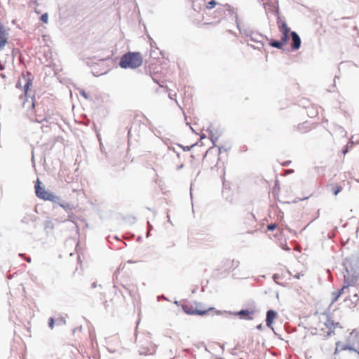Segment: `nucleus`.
<instances>
[{
  "label": "nucleus",
  "instance_id": "obj_1",
  "mask_svg": "<svg viewBox=\"0 0 359 359\" xmlns=\"http://www.w3.org/2000/svg\"><path fill=\"white\" fill-rule=\"evenodd\" d=\"M142 64V57L139 52L125 53L119 61V66L123 69H136Z\"/></svg>",
  "mask_w": 359,
  "mask_h": 359
},
{
  "label": "nucleus",
  "instance_id": "obj_2",
  "mask_svg": "<svg viewBox=\"0 0 359 359\" xmlns=\"http://www.w3.org/2000/svg\"><path fill=\"white\" fill-rule=\"evenodd\" d=\"M215 13L217 15V16H215V18H219L217 22H219L220 19H222L224 15H229L231 20L236 22V27L239 30L240 33H242L241 26L238 21V16L236 9L231 7L229 4H226L225 5H222L217 7V8L215 11Z\"/></svg>",
  "mask_w": 359,
  "mask_h": 359
},
{
  "label": "nucleus",
  "instance_id": "obj_3",
  "mask_svg": "<svg viewBox=\"0 0 359 359\" xmlns=\"http://www.w3.org/2000/svg\"><path fill=\"white\" fill-rule=\"evenodd\" d=\"M36 196L41 199L52 202L53 204L60 201V197L55 195L53 192L46 190L43 187L40 185L39 179L36 180L35 184Z\"/></svg>",
  "mask_w": 359,
  "mask_h": 359
},
{
  "label": "nucleus",
  "instance_id": "obj_4",
  "mask_svg": "<svg viewBox=\"0 0 359 359\" xmlns=\"http://www.w3.org/2000/svg\"><path fill=\"white\" fill-rule=\"evenodd\" d=\"M33 77L29 72L22 73L15 84L17 88H23L25 96L27 95L29 87L32 85Z\"/></svg>",
  "mask_w": 359,
  "mask_h": 359
},
{
  "label": "nucleus",
  "instance_id": "obj_5",
  "mask_svg": "<svg viewBox=\"0 0 359 359\" xmlns=\"http://www.w3.org/2000/svg\"><path fill=\"white\" fill-rule=\"evenodd\" d=\"M183 311L189 315H199V316H203L206 314L209 310L213 309V308H210L209 309H198L196 308L194 305L190 304H186L182 306Z\"/></svg>",
  "mask_w": 359,
  "mask_h": 359
},
{
  "label": "nucleus",
  "instance_id": "obj_6",
  "mask_svg": "<svg viewBox=\"0 0 359 359\" xmlns=\"http://www.w3.org/2000/svg\"><path fill=\"white\" fill-rule=\"evenodd\" d=\"M250 39L251 41L257 43L261 46L260 47L251 46L254 49L258 50H260V48L264 46V41L269 40L268 37H266V36H264L262 34L254 31L252 32L250 37Z\"/></svg>",
  "mask_w": 359,
  "mask_h": 359
},
{
  "label": "nucleus",
  "instance_id": "obj_7",
  "mask_svg": "<svg viewBox=\"0 0 359 359\" xmlns=\"http://www.w3.org/2000/svg\"><path fill=\"white\" fill-rule=\"evenodd\" d=\"M273 12H274L275 15L277 17V24H278V27L280 32L281 33L282 32H291L292 31H290V29L287 27L286 22L280 20L279 9H278V6L273 5Z\"/></svg>",
  "mask_w": 359,
  "mask_h": 359
},
{
  "label": "nucleus",
  "instance_id": "obj_8",
  "mask_svg": "<svg viewBox=\"0 0 359 359\" xmlns=\"http://www.w3.org/2000/svg\"><path fill=\"white\" fill-rule=\"evenodd\" d=\"M290 36H291V40H292L291 49L292 50H299L301 47V43H302V41H301V39H300L299 34L296 32L292 31L290 32Z\"/></svg>",
  "mask_w": 359,
  "mask_h": 359
},
{
  "label": "nucleus",
  "instance_id": "obj_9",
  "mask_svg": "<svg viewBox=\"0 0 359 359\" xmlns=\"http://www.w3.org/2000/svg\"><path fill=\"white\" fill-rule=\"evenodd\" d=\"M277 312L275 310L269 309L267 311L266 314V325L268 327L273 330V323L274 320L277 317Z\"/></svg>",
  "mask_w": 359,
  "mask_h": 359
},
{
  "label": "nucleus",
  "instance_id": "obj_10",
  "mask_svg": "<svg viewBox=\"0 0 359 359\" xmlns=\"http://www.w3.org/2000/svg\"><path fill=\"white\" fill-rule=\"evenodd\" d=\"M255 311L253 310L242 309L234 314L239 316L241 319L251 320L253 319L252 315Z\"/></svg>",
  "mask_w": 359,
  "mask_h": 359
},
{
  "label": "nucleus",
  "instance_id": "obj_11",
  "mask_svg": "<svg viewBox=\"0 0 359 359\" xmlns=\"http://www.w3.org/2000/svg\"><path fill=\"white\" fill-rule=\"evenodd\" d=\"M323 314L325 315L326 317H327L326 321L324 323V325H325V326L326 327H327V325L328 324H332V326H330V327H331V330H332V331H334V329L336 327H341L339 323H338V322L335 323L332 320L331 314L330 313V312H325Z\"/></svg>",
  "mask_w": 359,
  "mask_h": 359
},
{
  "label": "nucleus",
  "instance_id": "obj_12",
  "mask_svg": "<svg viewBox=\"0 0 359 359\" xmlns=\"http://www.w3.org/2000/svg\"><path fill=\"white\" fill-rule=\"evenodd\" d=\"M7 34L3 25L0 22V49L5 46L7 43V38L6 37Z\"/></svg>",
  "mask_w": 359,
  "mask_h": 359
},
{
  "label": "nucleus",
  "instance_id": "obj_13",
  "mask_svg": "<svg viewBox=\"0 0 359 359\" xmlns=\"http://www.w3.org/2000/svg\"><path fill=\"white\" fill-rule=\"evenodd\" d=\"M55 204L58 205L61 208H62L65 211L72 210L74 208V205L68 202L60 201L59 203H55Z\"/></svg>",
  "mask_w": 359,
  "mask_h": 359
},
{
  "label": "nucleus",
  "instance_id": "obj_14",
  "mask_svg": "<svg viewBox=\"0 0 359 359\" xmlns=\"http://www.w3.org/2000/svg\"><path fill=\"white\" fill-rule=\"evenodd\" d=\"M208 131L209 132L210 138L212 142V144L214 146H216L215 142L218 140L220 135L218 134L217 133H216V134H215L213 132V130H212L210 128H209L208 129Z\"/></svg>",
  "mask_w": 359,
  "mask_h": 359
},
{
  "label": "nucleus",
  "instance_id": "obj_15",
  "mask_svg": "<svg viewBox=\"0 0 359 359\" xmlns=\"http://www.w3.org/2000/svg\"><path fill=\"white\" fill-rule=\"evenodd\" d=\"M36 219V217L34 215H27L22 219V222L27 224L29 222H34Z\"/></svg>",
  "mask_w": 359,
  "mask_h": 359
},
{
  "label": "nucleus",
  "instance_id": "obj_16",
  "mask_svg": "<svg viewBox=\"0 0 359 359\" xmlns=\"http://www.w3.org/2000/svg\"><path fill=\"white\" fill-rule=\"evenodd\" d=\"M269 45L271 47H273V48H276L278 49H280L283 46V45L281 43L280 40H273V39L271 40V41L269 42Z\"/></svg>",
  "mask_w": 359,
  "mask_h": 359
},
{
  "label": "nucleus",
  "instance_id": "obj_17",
  "mask_svg": "<svg viewBox=\"0 0 359 359\" xmlns=\"http://www.w3.org/2000/svg\"><path fill=\"white\" fill-rule=\"evenodd\" d=\"M342 189L341 186L338 184H332L331 191L334 196H337Z\"/></svg>",
  "mask_w": 359,
  "mask_h": 359
},
{
  "label": "nucleus",
  "instance_id": "obj_18",
  "mask_svg": "<svg viewBox=\"0 0 359 359\" xmlns=\"http://www.w3.org/2000/svg\"><path fill=\"white\" fill-rule=\"evenodd\" d=\"M162 141L166 144L168 145V149L170 150V151H173L175 153H176L177 157H180V153H178L177 151H175V147H172V146H170L168 145L169 142H170V140L169 139H167V138H163V137H160Z\"/></svg>",
  "mask_w": 359,
  "mask_h": 359
},
{
  "label": "nucleus",
  "instance_id": "obj_19",
  "mask_svg": "<svg viewBox=\"0 0 359 359\" xmlns=\"http://www.w3.org/2000/svg\"><path fill=\"white\" fill-rule=\"evenodd\" d=\"M330 326H332V324H328V325H327V327L328 329V331L326 332L325 333V334H323V339H327L329 337L332 336V334H334L335 332L334 331H332L331 330V327Z\"/></svg>",
  "mask_w": 359,
  "mask_h": 359
},
{
  "label": "nucleus",
  "instance_id": "obj_20",
  "mask_svg": "<svg viewBox=\"0 0 359 359\" xmlns=\"http://www.w3.org/2000/svg\"><path fill=\"white\" fill-rule=\"evenodd\" d=\"M340 350L346 351H351L357 353L356 348L354 346L350 345V344H345L342 345L340 348Z\"/></svg>",
  "mask_w": 359,
  "mask_h": 359
},
{
  "label": "nucleus",
  "instance_id": "obj_21",
  "mask_svg": "<svg viewBox=\"0 0 359 359\" xmlns=\"http://www.w3.org/2000/svg\"><path fill=\"white\" fill-rule=\"evenodd\" d=\"M290 33V32H282V36L280 41L283 45L285 44L288 41Z\"/></svg>",
  "mask_w": 359,
  "mask_h": 359
},
{
  "label": "nucleus",
  "instance_id": "obj_22",
  "mask_svg": "<svg viewBox=\"0 0 359 359\" xmlns=\"http://www.w3.org/2000/svg\"><path fill=\"white\" fill-rule=\"evenodd\" d=\"M332 299L331 304H334L335 302L337 301V299L340 297V292L334 291L332 293Z\"/></svg>",
  "mask_w": 359,
  "mask_h": 359
},
{
  "label": "nucleus",
  "instance_id": "obj_23",
  "mask_svg": "<svg viewBox=\"0 0 359 359\" xmlns=\"http://www.w3.org/2000/svg\"><path fill=\"white\" fill-rule=\"evenodd\" d=\"M44 228L46 229H53V222L51 219H47L45 222Z\"/></svg>",
  "mask_w": 359,
  "mask_h": 359
},
{
  "label": "nucleus",
  "instance_id": "obj_24",
  "mask_svg": "<svg viewBox=\"0 0 359 359\" xmlns=\"http://www.w3.org/2000/svg\"><path fill=\"white\" fill-rule=\"evenodd\" d=\"M217 4V3L216 2V1L215 0H210V1L208 2L207 5H206V8L208 9H212Z\"/></svg>",
  "mask_w": 359,
  "mask_h": 359
},
{
  "label": "nucleus",
  "instance_id": "obj_25",
  "mask_svg": "<svg viewBox=\"0 0 359 359\" xmlns=\"http://www.w3.org/2000/svg\"><path fill=\"white\" fill-rule=\"evenodd\" d=\"M196 144H192L191 146H182L181 144H177V146L180 148H182L184 151H190L194 147H195Z\"/></svg>",
  "mask_w": 359,
  "mask_h": 359
},
{
  "label": "nucleus",
  "instance_id": "obj_26",
  "mask_svg": "<svg viewBox=\"0 0 359 359\" xmlns=\"http://www.w3.org/2000/svg\"><path fill=\"white\" fill-rule=\"evenodd\" d=\"M149 349L146 348H142L139 350L140 355H150L152 353H149Z\"/></svg>",
  "mask_w": 359,
  "mask_h": 359
},
{
  "label": "nucleus",
  "instance_id": "obj_27",
  "mask_svg": "<svg viewBox=\"0 0 359 359\" xmlns=\"http://www.w3.org/2000/svg\"><path fill=\"white\" fill-rule=\"evenodd\" d=\"M40 20L44 22V23H47L48 21V15L47 13H45L41 15V18H40Z\"/></svg>",
  "mask_w": 359,
  "mask_h": 359
},
{
  "label": "nucleus",
  "instance_id": "obj_28",
  "mask_svg": "<svg viewBox=\"0 0 359 359\" xmlns=\"http://www.w3.org/2000/svg\"><path fill=\"white\" fill-rule=\"evenodd\" d=\"M241 29H242V33L241 34H245L247 37H249V38L250 37V36H251V34H252V33L253 32L252 30H249V29H242L241 28Z\"/></svg>",
  "mask_w": 359,
  "mask_h": 359
},
{
  "label": "nucleus",
  "instance_id": "obj_29",
  "mask_svg": "<svg viewBox=\"0 0 359 359\" xmlns=\"http://www.w3.org/2000/svg\"><path fill=\"white\" fill-rule=\"evenodd\" d=\"M54 324H55V320L53 317H50L48 319V327L50 328V329H53L54 327Z\"/></svg>",
  "mask_w": 359,
  "mask_h": 359
},
{
  "label": "nucleus",
  "instance_id": "obj_30",
  "mask_svg": "<svg viewBox=\"0 0 359 359\" xmlns=\"http://www.w3.org/2000/svg\"><path fill=\"white\" fill-rule=\"evenodd\" d=\"M79 93L81 96H83L86 100H89L90 97L86 93V92L84 90H80Z\"/></svg>",
  "mask_w": 359,
  "mask_h": 359
},
{
  "label": "nucleus",
  "instance_id": "obj_31",
  "mask_svg": "<svg viewBox=\"0 0 359 359\" xmlns=\"http://www.w3.org/2000/svg\"><path fill=\"white\" fill-rule=\"evenodd\" d=\"M65 324H66V320H65V319L63 317L59 318L57 320V325H65Z\"/></svg>",
  "mask_w": 359,
  "mask_h": 359
},
{
  "label": "nucleus",
  "instance_id": "obj_32",
  "mask_svg": "<svg viewBox=\"0 0 359 359\" xmlns=\"http://www.w3.org/2000/svg\"><path fill=\"white\" fill-rule=\"evenodd\" d=\"M277 227V224L275 223H271L267 226V229L269 231H273Z\"/></svg>",
  "mask_w": 359,
  "mask_h": 359
},
{
  "label": "nucleus",
  "instance_id": "obj_33",
  "mask_svg": "<svg viewBox=\"0 0 359 359\" xmlns=\"http://www.w3.org/2000/svg\"><path fill=\"white\" fill-rule=\"evenodd\" d=\"M43 121H47L46 118H41V116L36 115V121L38 123H42Z\"/></svg>",
  "mask_w": 359,
  "mask_h": 359
},
{
  "label": "nucleus",
  "instance_id": "obj_34",
  "mask_svg": "<svg viewBox=\"0 0 359 359\" xmlns=\"http://www.w3.org/2000/svg\"><path fill=\"white\" fill-rule=\"evenodd\" d=\"M19 257H25V259L26 260V262H27L28 263H30L32 262V259L30 257H25V255L24 254H22V253H20L19 254Z\"/></svg>",
  "mask_w": 359,
  "mask_h": 359
},
{
  "label": "nucleus",
  "instance_id": "obj_35",
  "mask_svg": "<svg viewBox=\"0 0 359 359\" xmlns=\"http://www.w3.org/2000/svg\"><path fill=\"white\" fill-rule=\"evenodd\" d=\"M348 284L344 285L339 290H337V292H340V295L344 292V290L348 287Z\"/></svg>",
  "mask_w": 359,
  "mask_h": 359
},
{
  "label": "nucleus",
  "instance_id": "obj_36",
  "mask_svg": "<svg viewBox=\"0 0 359 359\" xmlns=\"http://www.w3.org/2000/svg\"><path fill=\"white\" fill-rule=\"evenodd\" d=\"M229 149V148H226V147H224V146L219 147V153H222V152H223V151H224H224H228V149Z\"/></svg>",
  "mask_w": 359,
  "mask_h": 359
},
{
  "label": "nucleus",
  "instance_id": "obj_37",
  "mask_svg": "<svg viewBox=\"0 0 359 359\" xmlns=\"http://www.w3.org/2000/svg\"><path fill=\"white\" fill-rule=\"evenodd\" d=\"M280 275H279V274H278V273H274V274L273 275V280L276 283H277V280H278V279H279V278H280Z\"/></svg>",
  "mask_w": 359,
  "mask_h": 359
},
{
  "label": "nucleus",
  "instance_id": "obj_38",
  "mask_svg": "<svg viewBox=\"0 0 359 359\" xmlns=\"http://www.w3.org/2000/svg\"><path fill=\"white\" fill-rule=\"evenodd\" d=\"M348 149H349L348 144H346V146L342 150V154L345 155L346 153L348 152Z\"/></svg>",
  "mask_w": 359,
  "mask_h": 359
},
{
  "label": "nucleus",
  "instance_id": "obj_39",
  "mask_svg": "<svg viewBox=\"0 0 359 359\" xmlns=\"http://www.w3.org/2000/svg\"><path fill=\"white\" fill-rule=\"evenodd\" d=\"M311 334L312 335H316L318 334V330L317 328H313L311 330Z\"/></svg>",
  "mask_w": 359,
  "mask_h": 359
},
{
  "label": "nucleus",
  "instance_id": "obj_40",
  "mask_svg": "<svg viewBox=\"0 0 359 359\" xmlns=\"http://www.w3.org/2000/svg\"><path fill=\"white\" fill-rule=\"evenodd\" d=\"M341 346L342 345H341L340 341H337L336 343V348H338L339 351H342V350H340V348H341Z\"/></svg>",
  "mask_w": 359,
  "mask_h": 359
},
{
  "label": "nucleus",
  "instance_id": "obj_41",
  "mask_svg": "<svg viewBox=\"0 0 359 359\" xmlns=\"http://www.w3.org/2000/svg\"><path fill=\"white\" fill-rule=\"evenodd\" d=\"M286 229H287L289 232H290V233H293L294 236H297V233H296L294 230H292V229H290V227L286 226Z\"/></svg>",
  "mask_w": 359,
  "mask_h": 359
},
{
  "label": "nucleus",
  "instance_id": "obj_42",
  "mask_svg": "<svg viewBox=\"0 0 359 359\" xmlns=\"http://www.w3.org/2000/svg\"><path fill=\"white\" fill-rule=\"evenodd\" d=\"M32 107H35L39 105V104L34 100V97H32Z\"/></svg>",
  "mask_w": 359,
  "mask_h": 359
},
{
  "label": "nucleus",
  "instance_id": "obj_43",
  "mask_svg": "<svg viewBox=\"0 0 359 359\" xmlns=\"http://www.w3.org/2000/svg\"><path fill=\"white\" fill-rule=\"evenodd\" d=\"M151 48H155L157 50H158V48L156 47V43L154 41L151 43Z\"/></svg>",
  "mask_w": 359,
  "mask_h": 359
},
{
  "label": "nucleus",
  "instance_id": "obj_44",
  "mask_svg": "<svg viewBox=\"0 0 359 359\" xmlns=\"http://www.w3.org/2000/svg\"><path fill=\"white\" fill-rule=\"evenodd\" d=\"M248 219H255V215L252 213H248Z\"/></svg>",
  "mask_w": 359,
  "mask_h": 359
},
{
  "label": "nucleus",
  "instance_id": "obj_45",
  "mask_svg": "<svg viewBox=\"0 0 359 359\" xmlns=\"http://www.w3.org/2000/svg\"><path fill=\"white\" fill-rule=\"evenodd\" d=\"M232 262H233V266H234L235 268H236L238 266V264H239V262L238 261L233 260Z\"/></svg>",
  "mask_w": 359,
  "mask_h": 359
},
{
  "label": "nucleus",
  "instance_id": "obj_46",
  "mask_svg": "<svg viewBox=\"0 0 359 359\" xmlns=\"http://www.w3.org/2000/svg\"><path fill=\"white\" fill-rule=\"evenodd\" d=\"M348 144V147H349V148H350V147H351L354 144V142H353V141L352 140V139H351V140L348 142V144Z\"/></svg>",
  "mask_w": 359,
  "mask_h": 359
},
{
  "label": "nucleus",
  "instance_id": "obj_47",
  "mask_svg": "<svg viewBox=\"0 0 359 359\" xmlns=\"http://www.w3.org/2000/svg\"><path fill=\"white\" fill-rule=\"evenodd\" d=\"M302 276H303V274L297 273V275L294 276V278L297 279H299Z\"/></svg>",
  "mask_w": 359,
  "mask_h": 359
},
{
  "label": "nucleus",
  "instance_id": "obj_48",
  "mask_svg": "<svg viewBox=\"0 0 359 359\" xmlns=\"http://www.w3.org/2000/svg\"><path fill=\"white\" fill-rule=\"evenodd\" d=\"M257 329L259 330H262V324H259L257 326Z\"/></svg>",
  "mask_w": 359,
  "mask_h": 359
},
{
  "label": "nucleus",
  "instance_id": "obj_49",
  "mask_svg": "<svg viewBox=\"0 0 359 359\" xmlns=\"http://www.w3.org/2000/svg\"><path fill=\"white\" fill-rule=\"evenodd\" d=\"M96 287H97V283H96V282L93 283H92V285H91V287H92V288H95Z\"/></svg>",
  "mask_w": 359,
  "mask_h": 359
},
{
  "label": "nucleus",
  "instance_id": "obj_50",
  "mask_svg": "<svg viewBox=\"0 0 359 359\" xmlns=\"http://www.w3.org/2000/svg\"><path fill=\"white\" fill-rule=\"evenodd\" d=\"M290 161H285V162H284V163H283V165H284V166H287V165H288L290 164Z\"/></svg>",
  "mask_w": 359,
  "mask_h": 359
},
{
  "label": "nucleus",
  "instance_id": "obj_51",
  "mask_svg": "<svg viewBox=\"0 0 359 359\" xmlns=\"http://www.w3.org/2000/svg\"><path fill=\"white\" fill-rule=\"evenodd\" d=\"M321 332H322V333H319L318 334L323 337V334H325V332L324 331V329H322Z\"/></svg>",
  "mask_w": 359,
  "mask_h": 359
},
{
  "label": "nucleus",
  "instance_id": "obj_52",
  "mask_svg": "<svg viewBox=\"0 0 359 359\" xmlns=\"http://www.w3.org/2000/svg\"><path fill=\"white\" fill-rule=\"evenodd\" d=\"M205 137H206V136H205V134H202V135H201V139H204V138H205Z\"/></svg>",
  "mask_w": 359,
  "mask_h": 359
},
{
  "label": "nucleus",
  "instance_id": "obj_53",
  "mask_svg": "<svg viewBox=\"0 0 359 359\" xmlns=\"http://www.w3.org/2000/svg\"><path fill=\"white\" fill-rule=\"evenodd\" d=\"M339 351L338 348H335V350H334V354H337V353H339Z\"/></svg>",
  "mask_w": 359,
  "mask_h": 359
},
{
  "label": "nucleus",
  "instance_id": "obj_54",
  "mask_svg": "<svg viewBox=\"0 0 359 359\" xmlns=\"http://www.w3.org/2000/svg\"><path fill=\"white\" fill-rule=\"evenodd\" d=\"M159 133H160L158 131V132H157V133H155L154 134H155V135H156V137H160V136H159Z\"/></svg>",
  "mask_w": 359,
  "mask_h": 359
},
{
  "label": "nucleus",
  "instance_id": "obj_55",
  "mask_svg": "<svg viewBox=\"0 0 359 359\" xmlns=\"http://www.w3.org/2000/svg\"><path fill=\"white\" fill-rule=\"evenodd\" d=\"M154 53H155V51L153 50L152 53H150V55L152 57H155L154 55H153V54H154Z\"/></svg>",
  "mask_w": 359,
  "mask_h": 359
},
{
  "label": "nucleus",
  "instance_id": "obj_56",
  "mask_svg": "<svg viewBox=\"0 0 359 359\" xmlns=\"http://www.w3.org/2000/svg\"><path fill=\"white\" fill-rule=\"evenodd\" d=\"M182 168H183V164H182V165H179V166L177 167V169H181Z\"/></svg>",
  "mask_w": 359,
  "mask_h": 359
},
{
  "label": "nucleus",
  "instance_id": "obj_57",
  "mask_svg": "<svg viewBox=\"0 0 359 359\" xmlns=\"http://www.w3.org/2000/svg\"><path fill=\"white\" fill-rule=\"evenodd\" d=\"M1 76L2 78H6V75H5L4 74H1Z\"/></svg>",
  "mask_w": 359,
  "mask_h": 359
},
{
  "label": "nucleus",
  "instance_id": "obj_58",
  "mask_svg": "<svg viewBox=\"0 0 359 359\" xmlns=\"http://www.w3.org/2000/svg\"><path fill=\"white\" fill-rule=\"evenodd\" d=\"M169 97H170V99H173L172 95L170 93L169 94Z\"/></svg>",
  "mask_w": 359,
  "mask_h": 359
},
{
  "label": "nucleus",
  "instance_id": "obj_59",
  "mask_svg": "<svg viewBox=\"0 0 359 359\" xmlns=\"http://www.w3.org/2000/svg\"><path fill=\"white\" fill-rule=\"evenodd\" d=\"M148 226L149 227V229H151V225L150 224V223L148 222Z\"/></svg>",
  "mask_w": 359,
  "mask_h": 359
},
{
  "label": "nucleus",
  "instance_id": "obj_60",
  "mask_svg": "<svg viewBox=\"0 0 359 359\" xmlns=\"http://www.w3.org/2000/svg\"><path fill=\"white\" fill-rule=\"evenodd\" d=\"M34 3L36 5H38L37 1L34 0Z\"/></svg>",
  "mask_w": 359,
  "mask_h": 359
},
{
  "label": "nucleus",
  "instance_id": "obj_61",
  "mask_svg": "<svg viewBox=\"0 0 359 359\" xmlns=\"http://www.w3.org/2000/svg\"><path fill=\"white\" fill-rule=\"evenodd\" d=\"M175 304H178V302L177 301H175L174 302Z\"/></svg>",
  "mask_w": 359,
  "mask_h": 359
},
{
  "label": "nucleus",
  "instance_id": "obj_62",
  "mask_svg": "<svg viewBox=\"0 0 359 359\" xmlns=\"http://www.w3.org/2000/svg\"><path fill=\"white\" fill-rule=\"evenodd\" d=\"M263 5L264 6V8H266V4L263 3Z\"/></svg>",
  "mask_w": 359,
  "mask_h": 359
},
{
  "label": "nucleus",
  "instance_id": "obj_63",
  "mask_svg": "<svg viewBox=\"0 0 359 359\" xmlns=\"http://www.w3.org/2000/svg\"><path fill=\"white\" fill-rule=\"evenodd\" d=\"M114 238H115V239H118V237H117L116 236H114Z\"/></svg>",
  "mask_w": 359,
  "mask_h": 359
}]
</instances>
